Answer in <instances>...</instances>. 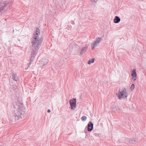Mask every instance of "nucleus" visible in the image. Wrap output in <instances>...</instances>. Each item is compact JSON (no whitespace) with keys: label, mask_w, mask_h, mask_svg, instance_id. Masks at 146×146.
<instances>
[{"label":"nucleus","mask_w":146,"mask_h":146,"mask_svg":"<svg viewBox=\"0 0 146 146\" xmlns=\"http://www.w3.org/2000/svg\"><path fill=\"white\" fill-rule=\"evenodd\" d=\"M36 35V34H34L31 40V55L30 60L31 62L33 61L38 53V51L41 45L43 40L42 37H38Z\"/></svg>","instance_id":"1"},{"label":"nucleus","mask_w":146,"mask_h":146,"mask_svg":"<svg viewBox=\"0 0 146 146\" xmlns=\"http://www.w3.org/2000/svg\"><path fill=\"white\" fill-rule=\"evenodd\" d=\"M25 109L24 108H22V105L20 106L15 105L14 107V116L12 115L11 117V121H17L18 120L24 118L25 115Z\"/></svg>","instance_id":"2"},{"label":"nucleus","mask_w":146,"mask_h":146,"mask_svg":"<svg viewBox=\"0 0 146 146\" xmlns=\"http://www.w3.org/2000/svg\"><path fill=\"white\" fill-rule=\"evenodd\" d=\"M11 2L6 1L1 3L0 5V13H3L7 11L8 8L9 7V4Z\"/></svg>","instance_id":"3"},{"label":"nucleus","mask_w":146,"mask_h":146,"mask_svg":"<svg viewBox=\"0 0 146 146\" xmlns=\"http://www.w3.org/2000/svg\"><path fill=\"white\" fill-rule=\"evenodd\" d=\"M127 95L128 94L126 89L124 88H123L119 90L117 96L118 98L121 100L122 98L124 99L126 98Z\"/></svg>","instance_id":"4"},{"label":"nucleus","mask_w":146,"mask_h":146,"mask_svg":"<svg viewBox=\"0 0 146 146\" xmlns=\"http://www.w3.org/2000/svg\"><path fill=\"white\" fill-rule=\"evenodd\" d=\"M102 40V39L101 38L97 37L96 38V41H94V43L92 44L91 45L92 49V50L94 49L95 47L98 46V43H99Z\"/></svg>","instance_id":"5"},{"label":"nucleus","mask_w":146,"mask_h":146,"mask_svg":"<svg viewBox=\"0 0 146 146\" xmlns=\"http://www.w3.org/2000/svg\"><path fill=\"white\" fill-rule=\"evenodd\" d=\"M69 103L70 106L71 108L74 110L76 107V100L75 98H73L69 101Z\"/></svg>","instance_id":"6"},{"label":"nucleus","mask_w":146,"mask_h":146,"mask_svg":"<svg viewBox=\"0 0 146 146\" xmlns=\"http://www.w3.org/2000/svg\"><path fill=\"white\" fill-rule=\"evenodd\" d=\"M87 130L90 132L93 129V124L91 121H90L88 124Z\"/></svg>","instance_id":"7"},{"label":"nucleus","mask_w":146,"mask_h":146,"mask_svg":"<svg viewBox=\"0 0 146 146\" xmlns=\"http://www.w3.org/2000/svg\"><path fill=\"white\" fill-rule=\"evenodd\" d=\"M138 141V139L136 137H133L130 139L129 142V143L132 145H134Z\"/></svg>","instance_id":"8"},{"label":"nucleus","mask_w":146,"mask_h":146,"mask_svg":"<svg viewBox=\"0 0 146 146\" xmlns=\"http://www.w3.org/2000/svg\"><path fill=\"white\" fill-rule=\"evenodd\" d=\"M131 76H132V79H134V80H135L136 79V77L137 76V74L135 69H134L132 70Z\"/></svg>","instance_id":"9"},{"label":"nucleus","mask_w":146,"mask_h":146,"mask_svg":"<svg viewBox=\"0 0 146 146\" xmlns=\"http://www.w3.org/2000/svg\"><path fill=\"white\" fill-rule=\"evenodd\" d=\"M48 60L46 59H42L41 62V64L42 66H44L47 64Z\"/></svg>","instance_id":"10"},{"label":"nucleus","mask_w":146,"mask_h":146,"mask_svg":"<svg viewBox=\"0 0 146 146\" xmlns=\"http://www.w3.org/2000/svg\"><path fill=\"white\" fill-rule=\"evenodd\" d=\"M120 18L118 16H116L113 19V21L115 23H118L120 21Z\"/></svg>","instance_id":"11"},{"label":"nucleus","mask_w":146,"mask_h":146,"mask_svg":"<svg viewBox=\"0 0 146 146\" xmlns=\"http://www.w3.org/2000/svg\"><path fill=\"white\" fill-rule=\"evenodd\" d=\"M12 77L13 79L15 81H17L19 80V78L17 77V75L13 73L12 75Z\"/></svg>","instance_id":"12"},{"label":"nucleus","mask_w":146,"mask_h":146,"mask_svg":"<svg viewBox=\"0 0 146 146\" xmlns=\"http://www.w3.org/2000/svg\"><path fill=\"white\" fill-rule=\"evenodd\" d=\"M88 48V47L87 46H85L84 47H83L82 48L81 50V51L80 52V54L81 55L82 54H83L86 51L87 49Z\"/></svg>","instance_id":"13"},{"label":"nucleus","mask_w":146,"mask_h":146,"mask_svg":"<svg viewBox=\"0 0 146 146\" xmlns=\"http://www.w3.org/2000/svg\"><path fill=\"white\" fill-rule=\"evenodd\" d=\"M112 108L113 111H115L114 109H116L117 111H120L121 110L120 108L119 107H117L115 106H113V107Z\"/></svg>","instance_id":"14"},{"label":"nucleus","mask_w":146,"mask_h":146,"mask_svg":"<svg viewBox=\"0 0 146 146\" xmlns=\"http://www.w3.org/2000/svg\"><path fill=\"white\" fill-rule=\"evenodd\" d=\"M16 103V105H17L18 106H20L21 105H21H22V108H24L23 106L22 101H17Z\"/></svg>","instance_id":"15"},{"label":"nucleus","mask_w":146,"mask_h":146,"mask_svg":"<svg viewBox=\"0 0 146 146\" xmlns=\"http://www.w3.org/2000/svg\"><path fill=\"white\" fill-rule=\"evenodd\" d=\"M40 30L39 28H37L36 29V33H35V34H37V35H36L37 37H38V34H40Z\"/></svg>","instance_id":"16"},{"label":"nucleus","mask_w":146,"mask_h":146,"mask_svg":"<svg viewBox=\"0 0 146 146\" xmlns=\"http://www.w3.org/2000/svg\"><path fill=\"white\" fill-rule=\"evenodd\" d=\"M94 59L92 58L91 60L88 61V64H90L92 63H93L94 62Z\"/></svg>","instance_id":"17"},{"label":"nucleus","mask_w":146,"mask_h":146,"mask_svg":"<svg viewBox=\"0 0 146 146\" xmlns=\"http://www.w3.org/2000/svg\"><path fill=\"white\" fill-rule=\"evenodd\" d=\"M87 117L86 116H84L81 118V120L82 121H85L86 120Z\"/></svg>","instance_id":"18"},{"label":"nucleus","mask_w":146,"mask_h":146,"mask_svg":"<svg viewBox=\"0 0 146 146\" xmlns=\"http://www.w3.org/2000/svg\"><path fill=\"white\" fill-rule=\"evenodd\" d=\"M135 85L134 84H132L131 86V89L132 90H133L135 88Z\"/></svg>","instance_id":"19"},{"label":"nucleus","mask_w":146,"mask_h":146,"mask_svg":"<svg viewBox=\"0 0 146 146\" xmlns=\"http://www.w3.org/2000/svg\"><path fill=\"white\" fill-rule=\"evenodd\" d=\"M12 88H13V90H15V91H16L15 90H16L17 88V86H15L14 87H12Z\"/></svg>","instance_id":"20"},{"label":"nucleus","mask_w":146,"mask_h":146,"mask_svg":"<svg viewBox=\"0 0 146 146\" xmlns=\"http://www.w3.org/2000/svg\"><path fill=\"white\" fill-rule=\"evenodd\" d=\"M92 2L96 3L97 2V0H90Z\"/></svg>","instance_id":"21"},{"label":"nucleus","mask_w":146,"mask_h":146,"mask_svg":"<svg viewBox=\"0 0 146 146\" xmlns=\"http://www.w3.org/2000/svg\"><path fill=\"white\" fill-rule=\"evenodd\" d=\"M50 109H48L47 110V112L48 113H50Z\"/></svg>","instance_id":"22"},{"label":"nucleus","mask_w":146,"mask_h":146,"mask_svg":"<svg viewBox=\"0 0 146 146\" xmlns=\"http://www.w3.org/2000/svg\"><path fill=\"white\" fill-rule=\"evenodd\" d=\"M31 62H30V63H29V65H28V66H29H29H30V65H31Z\"/></svg>","instance_id":"23"}]
</instances>
